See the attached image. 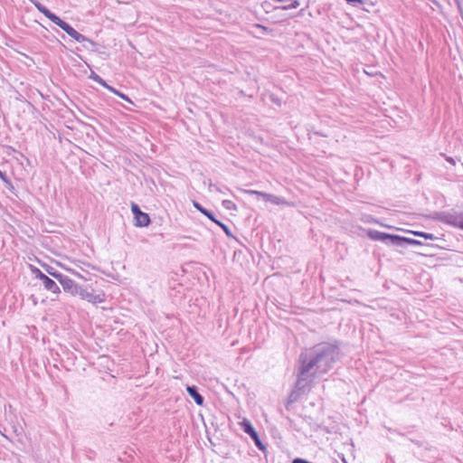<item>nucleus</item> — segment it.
<instances>
[{
    "mask_svg": "<svg viewBox=\"0 0 463 463\" xmlns=\"http://www.w3.org/2000/svg\"><path fill=\"white\" fill-rule=\"evenodd\" d=\"M318 357L311 360L307 365H304L301 373L304 374L305 373H307L317 362Z\"/></svg>",
    "mask_w": 463,
    "mask_h": 463,
    "instance_id": "13",
    "label": "nucleus"
},
{
    "mask_svg": "<svg viewBox=\"0 0 463 463\" xmlns=\"http://www.w3.org/2000/svg\"><path fill=\"white\" fill-rule=\"evenodd\" d=\"M194 207L197 210H199L202 213H203L205 216H207L211 221L213 222V220H215L214 216L206 209L203 208L199 203H194Z\"/></svg>",
    "mask_w": 463,
    "mask_h": 463,
    "instance_id": "12",
    "label": "nucleus"
},
{
    "mask_svg": "<svg viewBox=\"0 0 463 463\" xmlns=\"http://www.w3.org/2000/svg\"><path fill=\"white\" fill-rule=\"evenodd\" d=\"M34 6L41 12L45 17L61 28L68 35L73 38L78 43H84L87 41V38L78 33L73 27H71L69 24L63 22L59 16L52 14L49 9H47L44 5L39 3L36 0H30Z\"/></svg>",
    "mask_w": 463,
    "mask_h": 463,
    "instance_id": "1",
    "label": "nucleus"
},
{
    "mask_svg": "<svg viewBox=\"0 0 463 463\" xmlns=\"http://www.w3.org/2000/svg\"><path fill=\"white\" fill-rule=\"evenodd\" d=\"M245 193H247L249 194H255V195L260 196L264 200L271 202L272 203L277 204V205L288 204V203L285 199L278 197V196H274L272 194H266L263 192L255 191V190H247V191H245Z\"/></svg>",
    "mask_w": 463,
    "mask_h": 463,
    "instance_id": "8",
    "label": "nucleus"
},
{
    "mask_svg": "<svg viewBox=\"0 0 463 463\" xmlns=\"http://www.w3.org/2000/svg\"><path fill=\"white\" fill-rule=\"evenodd\" d=\"M459 228L463 230V221L459 222L458 224Z\"/></svg>",
    "mask_w": 463,
    "mask_h": 463,
    "instance_id": "20",
    "label": "nucleus"
},
{
    "mask_svg": "<svg viewBox=\"0 0 463 463\" xmlns=\"http://www.w3.org/2000/svg\"><path fill=\"white\" fill-rule=\"evenodd\" d=\"M413 235L415 236H418V237H421V238H424L426 240H435V237L433 234L431 233H427V232H417V231H411V232Z\"/></svg>",
    "mask_w": 463,
    "mask_h": 463,
    "instance_id": "11",
    "label": "nucleus"
},
{
    "mask_svg": "<svg viewBox=\"0 0 463 463\" xmlns=\"http://www.w3.org/2000/svg\"><path fill=\"white\" fill-rule=\"evenodd\" d=\"M213 222H215L217 225H219L227 234H229V228L227 225H225L222 222L218 221L217 219L213 220Z\"/></svg>",
    "mask_w": 463,
    "mask_h": 463,
    "instance_id": "14",
    "label": "nucleus"
},
{
    "mask_svg": "<svg viewBox=\"0 0 463 463\" xmlns=\"http://www.w3.org/2000/svg\"><path fill=\"white\" fill-rule=\"evenodd\" d=\"M186 391L189 395L194 398L196 404L203 405V398L201 396V394L198 393L194 386H187Z\"/></svg>",
    "mask_w": 463,
    "mask_h": 463,
    "instance_id": "10",
    "label": "nucleus"
},
{
    "mask_svg": "<svg viewBox=\"0 0 463 463\" xmlns=\"http://www.w3.org/2000/svg\"><path fill=\"white\" fill-rule=\"evenodd\" d=\"M50 275L59 281L65 292L73 297L79 296L82 286L77 284L74 280L65 275L54 272L50 273Z\"/></svg>",
    "mask_w": 463,
    "mask_h": 463,
    "instance_id": "3",
    "label": "nucleus"
},
{
    "mask_svg": "<svg viewBox=\"0 0 463 463\" xmlns=\"http://www.w3.org/2000/svg\"><path fill=\"white\" fill-rule=\"evenodd\" d=\"M446 160H447V162H449V163L450 165H456V161H455V159H454V158H452V157H450V156H447V157H446Z\"/></svg>",
    "mask_w": 463,
    "mask_h": 463,
    "instance_id": "15",
    "label": "nucleus"
},
{
    "mask_svg": "<svg viewBox=\"0 0 463 463\" xmlns=\"http://www.w3.org/2000/svg\"><path fill=\"white\" fill-rule=\"evenodd\" d=\"M0 178L4 181H6L5 174L1 171H0Z\"/></svg>",
    "mask_w": 463,
    "mask_h": 463,
    "instance_id": "18",
    "label": "nucleus"
},
{
    "mask_svg": "<svg viewBox=\"0 0 463 463\" xmlns=\"http://www.w3.org/2000/svg\"><path fill=\"white\" fill-rule=\"evenodd\" d=\"M131 211L135 216L136 225L139 227H146L150 223L149 215L141 212L136 203L131 204Z\"/></svg>",
    "mask_w": 463,
    "mask_h": 463,
    "instance_id": "5",
    "label": "nucleus"
},
{
    "mask_svg": "<svg viewBox=\"0 0 463 463\" xmlns=\"http://www.w3.org/2000/svg\"><path fill=\"white\" fill-rule=\"evenodd\" d=\"M36 278L42 280L45 289L51 291L55 295H59L61 293V289L54 280L50 279L48 276L43 274L41 270L37 269Z\"/></svg>",
    "mask_w": 463,
    "mask_h": 463,
    "instance_id": "6",
    "label": "nucleus"
},
{
    "mask_svg": "<svg viewBox=\"0 0 463 463\" xmlns=\"http://www.w3.org/2000/svg\"><path fill=\"white\" fill-rule=\"evenodd\" d=\"M368 236L370 239L373 240V241H385L387 239L391 240L392 241H405L409 244H412V245H421V242L419 241H416V240H413V239H409V238H405V237H401V236H398V235H392V234H388V233H384V232H378V231H369L368 232Z\"/></svg>",
    "mask_w": 463,
    "mask_h": 463,
    "instance_id": "4",
    "label": "nucleus"
},
{
    "mask_svg": "<svg viewBox=\"0 0 463 463\" xmlns=\"http://www.w3.org/2000/svg\"><path fill=\"white\" fill-rule=\"evenodd\" d=\"M90 78L91 80H93L94 81H96L97 83L100 84L101 86H103L104 88H106L107 90H109V91H111L112 93H114L115 95H117L118 97H119L120 99L128 101V103L132 104V100L127 96L125 95L124 93L117 90L115 88L108 85L98 74H96L95 72H91V74L90 75Z\"/></svg>",
    "mask_w": 463,
    "mask_h": 463,
    "instance_id": "7",
    "label": "nucleus"
},
{
    "mask_svg": "<svg viewBox=\"0 0 463 463\" xmlns=\"http://www.w3.org/2000/svg\"><path fill=\"white\" fill-rule=\"evenodd\" d=\"M257 27L261 28L264 31H267V28L265 26L260 25V24H257Z\"/></svg>",
    "mask_w": 463,
    "mask_h": 463,
    "instance_id": "19",
    "label": "nucleus"
},
{
    "mask_svg": "<svg viewBox=\"0 0 463 463\" xmlns=\"http://www.w3.org/2000/svg\"><path fill=\"white\" fill-rule=\"evenodd\" d=\"M68 271L71 272L73 275L79 277V278H81V275L79 274L78 272L74 271L73 269H66Z\"/></svg>",
    "mask_w": 463,
    "mask_h": 463,
    "instance_id": "17",
    "label": "nucleus"
},
{
    "mask_svg": "<svg viewBox=\"0 0 463 463\" xmlns=\"http://www.w3.org/2000/svg\"><path fill=\"white\" fill-rule=\"evenodd\" d=\"M241 425L242 426L244 431L249 434L251 439L255 441V444L260 448V449H263L260 439H259V436H258V433L255 431V430L253 429V427L251 426L250 422L247 420H244L243 421L241 422Z\"/></svg>",
    "mask_w": 463,
    "mask_h": 463,
    "instance_id": "9",
    "label": "nucleus"
},
{
    "mask_svg": "<svg viewBox=\"0 0 463 463\" xmlns=\"http://www.w3.org/2000/svg\"><path fill=\"white\" fill-rule=\"evenodd\" d=\"M345 1L349 4H354V3L363 4V0H345Z\"/></svg>",
    "mask_w": 463,
    "mask_h": 463,
    "instance_id": "16",
    "label": "nucleus"
},
{
    "mask_svg": "<svg viewBox=\"0 0 463 463\" xmlns=\"http://www.w3.org/2000/svg\"><path fill=\"white\" fill-rule=\"evenodd\" d=\"M78 297L95 306L106 301V294L102 289L93 288L90 286L82 287Z\"/></svg>",
    "mask_w": 463,
    "mask_h": 463,
    "instance_id": "2",
    "label": "nucleus"
}]
</instances>
